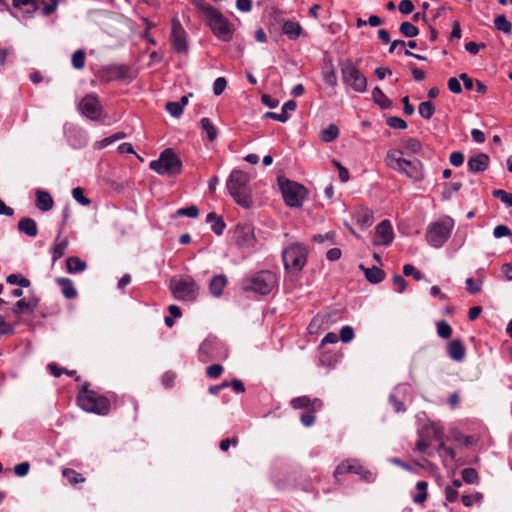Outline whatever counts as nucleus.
<instances>
[{"label": "nucleus", "mask_w": 512, "mask_h": 512, "mask_svg": "<svg viewBox=\"0 0 512 512\" xmlns=\"http://www.w3.org/2000/svg\"><path fill=\"white\" fill-rule=\"evenodd\" d=\"M401 150H390L385 157L386 165L400 173H404L407 177L414 181L424 179L423 164L418 159L408 160L402 157Z\"/></svg>", "instance_id": "f257e3e1"}, {"label": "nucleus", "mask_w": 512, "mask_h": 512, "mask_svg": "<svg viewBox=\"0 0 512 512\" xmlns=\"http://www.w3.org/2000/svg\"><path fill=\"white\" fill-rule=\"evenodd\" d=\"M90 384L85 382L78 395L77 404L81 409L89 413L107 415L110 411V401L107 397L89 389Z\"/></svg>", "instance_id": "f03ea898"}, {"label": "nucleus", "mask_w": 512, "mask_h": 512, "mask_svg": "<svg viewBox=\"0 0 512 512\" xmlns=\"http://www.w3.org/2000/svg\"><path fill=\"white\" fill-rule=\"evenodd\" d=\"M249 175L241 170H233L227 180L226 186L235 202L245 209L252 206V199L249 195Z\"/></svg>", "instance_id": "7ed1b4c3"}, {"label": "nucleus", "mask_w": 512, "mask_h": 512, "mask_svg": "<svg viewBox=\"0 0 512 512\" xmlns=\"http://www.w3.org/2000/svg\"><path fill=\"white\" fill-rule=\"evenodd\" d=\"M277 284L276 274L269 270H262L242 280L243 291L255 292L260 295L269 294Z\"/></svg>", "instance_id": "20e7f679"}, {"label": "nucleus", "mask_w": 512, "mask_h": 512, "mask_svg": "<svg viewBox=\"0 0 512 512\" xmlns=\"http://www.w3.org/2000/svg\"><path fill=\"white\" fill-rule=\"evenodd\" d=\"M454 228V220L445 216L440 220L430 223L426 231V240L434 248H440L449 239Z\"/></svg>", "instance_id": "39448f33"}, {"label": "nucleus", "mask_w": 512, "mask_h": 512, "mask_svg": "<svg viewBox=\"0 0 512 512\" xmlns=\"http://www.w3.org/2000/svg\"><path fill=\"white\" fill-rule=\"evenodd\" d=\"M343 84L358 93L367 90V78L350 59L340 61Z\"/></svg>", "instance_id": "423d86ee"}, {"label": "nucleus", "mask_w": 512, "mask_h": 512, "mask_svg": "<svg viewBox=\"0 0 512 512\" xmlns=\"http://www.w3.org/2000/svg\"><path fill=\"white\" fill-rule=\"evenodd\" d=\"M207 25L212 33L221 41L229 42L233 38L234 25L218 10L214 9L205 15Z\"/></svg>", "instance_id": "0eeeda50"}, {"label": "nucleus", "mask_w": 512, "mask_h": 512, "mask_svg": "<svg viewBox=\"0 0 512 512\" xmlns=\"http://www.w3.org/2000/svg\"><path fill=\"white\" fill-rule=\"evenodd\" d=\"M150 168L163 176H175L181 172L182 162L176 153L168 148L161 152L157 160L150 162Z\"/></svg>", "instance_id": "6e6552de"}, {"label": "nucleus", "mask_w": 512, "mask_h": 512, "mask_svg": "<svg viewBox=\"0 0 512 512\" xmlns=\"http://www.w3.org/2000/svg\"><path fill=\"white\" fill-rule=\"evenodd\" d=\"M170 289L173 296L180 301L193 302L199 294V287L190 276L172 279L170 281Z\"/></svg>", "instance_id": "1a4fd4ad"}, {"label": "nucleus", "mask_w": 512, "mask_h": 512, "mask_svg": "<svg viewBox=\"0 0 512 512\" xmlns=\"http://www.w3.org/2000/svg\"><path fill=\"white\" fill-rule=\"evenodd\" d=\"M307 248L300 243H293L282 252V259L286 270L300 272L307 262Z\"/></svg>", "instance_id": "9d476101"}, {"label": "nucleus", "mask_w": 512, "mask_h": 512, "mask_svg": "<svg viewBox=\"0 0 512 512\" xmlns=\"http://www.w3.org/2000/svg\"><path fill=\"white\" fill-rule=\"evenodd\" d=\"M280 188L286 205L295 208L302 206L306 193V189L303 185L285 180L280 182Z\"/></svg>", "instance_id": "9b49d317"}, {"label": "nucleus", "mask_w": 512, "mask_h": 512, "mask_svg": "<svg viewBox=\"0 0 512 512\" xmlns=\"http://www.w3.org/2000/svg\"><path fill=\"white\" fill-rule=\"evenodd\" d=\"M346 473L357 474L367 482L375 480V474L363 467L357 459H348L341 462L334 471V477L338 480L339 476Z\"/></svg>", "instance_id": "f8f14e48"}, {"label": "nucleus", "mask_w": 512, "mask_h": 512, "mask_svg": "<svg viewBox=\"0 0 512 512\" xmlns=\"http://www.w3.org/2000/svg\"><path fill=\"white\" fill-rule=\"evenodd\" d=\"M234 239L238 247L250 248L255 244L254 227L250 223L237 224L234 232Z\"/></svg>", "instance_id": "ddd939ff"}, {"label": "nucleus", "mask_w": 512, "mask_h": 512, "mask_svg": "<svg viewBox=\"0 0 512 512\" xmlns=\"http://www.w3.org/2000/svg\"><path fill=\"white\" fill-rule=\"evenodd\" d=\"M79 110L91 120H99L101 115V104L94 94L86 95L79 103Z\"/></svg>", "instance_id": "4468645a"}, {"label": "nucleus", "mask_w": 512, "mask_h": 512, "mask_svg": "<svg viewBox=\"0 0 512 512\" xmlns=\"http://www.w3.org/2000/svg\"><path fill=\"white\" fill-rule=\"evenodd\" d=\"M171 42L177 53H185L188 50L186 31L178 18L172 19Z\"/></svg>", "instance_id": "2eb2a0df"}, {"label": "nucleus", "mask_w": 512, "mask_h": 512, "mask_svg": "<svg viewBox=\"0 0 512 512\" xmlns=\"http://www.w3.org/2000/svg\"><path fill=\"white\" fill-rule=\"evenodd\" d=\"M393 239L394 233L390 221H381L375 228V238L373 240V244L376 246H387L393 241Z\"/></svg>", "instance_id": "dca6fc26"}, {"label": "nucleus", "mask_w": 512, "mask_h": 512, "mask_svg": "<svg viewBox=\"0 0 512 512\" xmlns=\"http://www.w3.org/2000/svg\"><path fill=\"white\" fill-rule=\"evenodd\" d=\"M290 405L294 409L311 408L312 411H315L321 409L323 403L318 398L310 399L308 396H300L293 398L290 401Z\"/></svg>", "instance_id": "f3484780"}, {"label": "nucleus", "mask_w": 512, "mask_h": 512, "mask_svg": "<svg viewBox=\"0 0 512 512\" xmlns=\"http://www.w3.org/2000/svg\"><path fill=\"white\" fill-rule=\"evenodd\" d=\"M468 168L473 173L484 172L489 164V157L485 153H478L468 159Z\"/></svg>", "instance_id": "a211bd4d"}, {"label": "nucleus", "mask_w": 512, "mask_h": 512, "mask_svg": "<svg viewBox=\"0 0 512 512\" xmlns=\"http://www.w3.org/2000/svg\"><path fill=\"white\" fill-rule=\"evenodd\" d=\"M18 231L27 235L28 237H36L38 235L37 223L30 217H23L19 220L17 225Z\"/></svg>", "instance_id": "6ab92c4d"}, {"label": "nucleus", "mask_w": 512, "mask_h": 512, "mask_svg": "<svg viewBox=\"0 0 512 512\" xmlns=\"http://www.w3.org/2000/svg\"><path fill=\"white\" fill-rule=\"evenodd\" d=\"M36 207L43 212L49 211L53 208L54 201L52 196L47 192L41 189L36 190Z\"/></svg>", "instance_id": "aec40b11"}, {"label": "nucleus", "mask_w": 512, "mask_h": 512, "mask_svg": "<svg viewBox=\"0 0 512 512\" xmlns=\"http://www.w3.org/2000/svg\"><path fill=\"white\" fill-rule=\"evenodd\" d=\"M447 353L452 360L461 362L465 358V347L460 340H452L447 345Z\"/></svg>", "instance_id": "412c9836"}, {"label": "nucleus", "mask_w": 512, "mask_h": 512, "mask_svg": "<svg viewBox=\"0 0 512 512\" xmlns=\"http://www.w3.org/2000/svg\"><path fill=\"white\" fill-rule=\"evenodd\" d=\"M38 306V299L35 297H32L28 300L26 299H20L15 303V306L13 308V313L19 314L23 312L31 313L33 312Z\"/></svg>", "instance_id": "4be33fe9"}, {"label": "nucleus", "mask_w": 512, "mask_h": 512, "mask_svg": "<svg viewBox=\"0 0 512 512\" xmlns=\"http://www.w3.org/2000/svg\"><path fill=\"white\" fill-rule=\"evenodd\" d=\"M359 267L364 271L365 277L370 283L378 284L385 278V272L376 266L366 268L361 264Z\"/></svg>", "instance_id": "5701e85b"}, {"label": "nucleus", "mask_w": 512, "mask_h": 512, "mask_svg": "<svg viewBox=\"0 0 512 512\" xmlns=\"http://www.w3.org/2000/svg\"><path fill=\"white\" fill-rule=\"evenodd\" d=\"M227 284V278L223 274L214 276L209 283V290L215 297L222 295L223 289Z\"/></svg>", "instance_id": "b1692460"}, {"label": "nucleus", "mask_w": 512, "mask_h": 512, "mask_svg": "<svg viewBox=\"0 0 512 512\" xmlns=\"http://www.w3.org/2000/svg\"><path fill=\"white\" fill-rule=\"evenodd\" d=\"M206 221L211 224V230L217 235L221 236L226 228V224L222 217L216 213L211 212L207 215Z\"/></svg>", "instance_id": "393cba45"}, {"label": "nucleus", "mask_w": 512, "mask_h": 512, "mask_svg": "<svg viewBox=\"0 0 512 512\" xmlns=\"http://www.w3.org/2000/svg\"><path fill=\"white\" fill-rule=\"evenodd\" d=\"M69 241L67 237L60 238V233L55 239L54 246L52 247V259L53 262L60 259L64 254L68 247Z\"/></svg>", "instance_id": "a878e982"}, {"label": "nucleus", "mask_w": 512, "mask_h": 512, "mask_svg": "<svg viewBox=\"0 0 512 512\" xmlns=\"http://www.w3.org/2000/svg\"><path fill=\"white\" fill-rule=\"evenodd\" d=\"M283 33L290 39H297L303 32L301 25L298 22L287 20L283 23Z\"/></svg>", "instance_id": "bb28decb"}, {"label": "nucleus", "mask_w": 512, "mask_h": 512, "mask_svg": "<svg viewBox=\"0 0 512 512\" xmlns=\"http://www.w3.org/2000/svg\"><path fill=\"white\" fill-rule=\"evenodd\" d=\"M56 282L61 287L62 294L67 299H73L77 296V291L72 280L69 278H57Z\"/></svg>", "instance_id": "cd10ccee"}, {"label": "nucleus", "mask_w": 512, "mask_h": 512, "mask_svg": "<svg viewBox=\"0 0 512 512\" xmlns=\"http://www.w3.org/2000/svg\"><path fill=\"white\" fill-rule=\"evenodd\" d=\"M372 99L381 109H389L393 104L379 87L372 90Z\"/></svg>", "instance_id": "c85d7f7f"}, {"label": "nucleus", "mask_w": 512, "mask_h": 512, "mask_svg": "<svg viewBox=\"0 0 512 512\" xmlns=\"http://www.w3.org/2000/svg\"><path fill=\"white\" fill-rule=\"evenodd\" d=\"M68 273H79L86 269L87 264L77 256H71L66 259Z\"/></svg>", "instance_id": "c756f323"}, {"label": "nucleus", "mask_w": 512, "mask_h": 512, "mask_svg": "<svg viewBox=\"0 0 512 512\" xmlns=\"http://www.w3.org/2000/svg\"><path fill=\"white\" fill-rule=\"evenodd\" d=\"M200 126L203 129V131L206 132L209 141H214L217 138L218 130L209 118H202L200 120Z\"/></svg>", "instance_id": "7c9ffc66"}, {"label": "nucleus", "mask_w": 512, "mask_h": 512, "mask_svg": "<svg viewBox=\"0 0 512 512\" xmlns=\"http://www.w3.org/2000/svg\"><path fill=\"white\" fill-rule=\"evenodd\" d=\"M339 133V128L335 124H330L322 130L320 138L323 142L329 143L337 139Z\"/></svg>", "instance_id": "2f4dec72"}, {"label": "nucleus", "mask_w": 512, "mask_h": 512, "mask_svg": "<svg viewBox=\"0 0 512 512\" xmlns=\"http://www.w3.org/2000/svg\"><path fill=\"white\" fill-rule=\"evenodd\" d=\"M494 27L496 30L501 31L505 34H511L512 33V25L511 23L506 19L505 15H498L494 19Z\"/></svg>", "instance_id": "473e14b6"}, {"label": "nucleus", "mask_w": 512, "mask_h": 512, "mask_svg": "<svg viewBox=\"0 0 512 512\" xmlns=\"http://www.w3.org/2000/svg\"><path fill=\"white\" fill-rule=\"evenodd\" d=\"M48 370L54 377H60L62 374H67L68 376L75 377L76 381L80 380V377L76 375L75 370H67L66 368H60L55 363L48 364Z\"/></svg>", "instance_id": "72a5a7b5"}, {"label": "nucleus", "mask_w": 512, "mask_h": 512, "mask_svg": "<svg viewBox=\"0 0 512 512\" xmlns=\"http://www.w3.org/2000/svg\"><path fill=\"white\" fill-rule=\"evenodd\" d=\"M427 487L428 483L426 481H418L416 484V488L419 491L418 494H416L413 497V502L415 504H423L427 499Z\"/></svg>", "instance_id": "f704fd0d"}, {"label": "nucleus", "mask_w": 512, "mask_h": 512, "mask_svg": "<svg viewBox=\"0 0 512 512\" xmlns=\"http://www.w3.org/2000/svg\"><path fill=\"white\" fill-rule=\"evenodd\" d=\"M322 75H323V81L327 85H329L331 87H335L337 85V82H338L337 75H336L335 69L332 64L323 69Z\"/></svg>", "instance_id": "c9c22d12"}, {"label": "nucleus", "mask_w": 512, "mask_h": 512, "mask_svg": "<svg viewBox=\"0 0 512 512\" xmlns=\"http://www.w3.org/2000/svg\"><path fill=\"white\" fill-rule=\"evenodd\" d=\"M399 31L403 36L407 38H413L419 34V29L408 21L402 22L400 24Z\"/></svg>", "instance_id": "e433bc0d"}, {"label": "nucleus", "mask_w": 512, "mask_h": 512, "mask_svg": "<svg viewBox=\"0 0 512 512\" xmlns=\"http://www.w3.org/2000/svg\"><path fill=\"white\" fill-rule=\"evenodd\" d=\"M462 479L467 484H478L480 481L478 472L474 468H464L461 471Z\"/></svg>", "instance_id": "4c0bfd02"}, {"label": "nucleus", "mask_w": 512, "mask_h": 512, "mask_svg": "<svg viewBox=\"0 0 512 512\" xmlns=\"http://www.w3.org/2000/svg\"><path fill=\"white\" fill-rule=\"evenodd\" d=\"M6 282L11 285H18L21 288H27L31 284L30 280L21 274H10L7 276Z\"/></svg>", "instance_id": "58836bf2"}, {"label": "nucleus", "mask_w": 512, "mask_h": 512, "mask_svg": "<svg viewBox=\"0 0 512 512\" xmlns=\"http://www.w3.org/2000/svg\"><path fill=\"white\" fill-rule=\"evenodd\" d=\"M418 112L421 117L429 120L435 112V106L430 101H424V102L420 103V105L418 107Z\"/></svg>", "instance_id": "ea45409f"}, {"label": "nucleus", "mask_w": 512, "mask_h": 512, "mask_svg": "<svg viewBox=\"0 0 512 512\" xmlns=\"http://www.w3.org/2000/svg\"><path fill=\"white\" fill-rule=\"evenodd\" d=\"M492 196L499 199L506 207H512V193L502 189L492 191Z\"/></svg>", "instance_id": "a19ab883"}, {"label": "nucleus", "mask_w": 512, "mask_h": 512, "mask_svg": "<svg viewBox=\"0 0 512 512\" xmlns=\"http://www.w3.org/2000/svg\"><path fill=\"white\" fill-rule=\"evenodd\" d=\"M62 474L65 478H67L68 482L72 485L82 483L85 481V478L82 476V474L70 468L64 469Z\"/></svg>", "instance_id": "79ce46f5"}, {"label": "nucleus", "mask_w": 512, "mask_h": 512, "mask_svg": "<svg viewBox=\"0 0 512 512\" xmlns=\"http://www.w3.org/2000/svg\"><path fill=\"white\" fill-rule=\"evenodd\" d=\"M437 334L442 339H449L452 335L451 326L444 320L436 323Z\"/></svg>", "instance_id": "37998d69"}, {"label": "nucleus", "mask_w": 512, "mask_h": 512, "mask_svg": "<svg viewBox=\"0 0 512 512\" xmlns=\"http://www.w3.org/2000/svg\"><path fill=\"white\" fill-rule=\"evenodd\" d=\"M373 221V213L369 209L362 210L357 214V222L363 226L369 227Z\"/></svg>", "instance_id": "c03bdc74"}, {"label": "nucleus", "mask_w": 512, "mask_h": 512, "mask_svg": "<svg viewBox=\"0 0 512 512\" xmlns=\"http://www.w3.org/2000/svg\"><path fill=\"white\" fill-rule=\"evenodd\" d=\"M85 51L84 50H77L72 55V65L75 69H82L85 65Z\"/></svg>", "instance_id": "a18cd8bd"}, {"label": "nucleus", "mask_w": 512, "mask_h": 512, "mask_svg": "<svg viewBox=\"0 0 512 512\" xmlns=\"http://www.w3.org/2000/svg\"><path fill=\"white\" fill-rule=\"evenodd\" d=\"M403 146L412 153H418L422 150V144L417 138H408L403 141Z\"/></svg>", "instance_id": "49530a36"}, {"label": "nucleus", "mask_w": 512, "mask_h": 512, "mask_svg": "<svg viewBox=\"0 0 512 512\" xmlns=\"http://www.w3.org/2000/svg\"><path fill=\"white\" fill-rule=\"evenodd\" d=\"M483 499L481 492H476L473 495H463L461 501L464 506L471 507L473 503H480Z\"/></svg>", "instance_id": "de8ad7c7"}, {"label": "nucleus", "mask_w": 512, "mask_h": 512, "mask_svg": "<svg viewBox=\"0 0 512 512\" xmlns=\"http://www.w3.org/2000/svg\"><path fill=\"white\" fill-rule=\"evenodd\" d=\"M73 198L81 205L88 206L91 201L84 195V191L81 187H76L72 190Z\"/></svg>", "instance_id": "09e8293b"}, {"label": "nucleus", "mask_w": 512, "mask_h": 512, "mask_svg": "<svg viewBox=\"0 0 512 512\" xmlns=\"http://www.w3.org/2000/svg\"><path fill=\"white\" fill-rule=\"evenodd\" d=\"M177 216H187L190 218H196L199 215V210L195 205L180 208L176 211Z\"/></svg>", "instance_id": "8fccbe9b"}, {"label": "nucleus", "mask_w": 512, "mask_h": 512, "mask_svg": "<svg viewBox=\"0 0 512 512\" xmlns=\"http://www.w3.org/2000/svg\"><path fill=\"white\" fill-rule=\"evenodd\" d=\"M387 125L393 129L404 130L407 128V122L397 116L389 117L387 119Z\"/></svg>", "instance_id": "3c124183"}, {"label": "nucleus", "mask_w": 512, "mask_h": 512, "mask_svg": "<svg viewBox=\"0 0 512 512\" xmlns=\"http://www.w3.org/2000/svg\"><path fill=\"white\" fill-rule=\"evenodd\" d=\"M13 6L15 8H19L21 6H31V11H29V15H32L38 10L37 0H13Z\"/></svg>", "instance_id": "603ef678"}, {"label": "nucleus", "mask_w": 512, "mask_h": 512, "mask_svg": "<svg viewBox=\"0 0 512 512\" xmlns=\"http://www.w3.org/2000/svg\"><path fill=\"white\" fill-rule=\"evenodd\" d=\"M403 273L405 276H412L417 281L423 278V274L411 264H405L403 266Z\"/></svg>", "instance_id": "864d4df0"}, {"label": "nucleus", "mask_w": 512, "mask_h": 512, "mask_svg": "<svg viewBox=\"0 0 512 512\" xmlns=\"http://www.w3.org/2000/svg\"><path fill=\"white\" fill-rule=\"evenodd\" d=\"M339 337L342 342L348 343L354 338V330L350 326H343L340 330Z\"/></svg>", "instance_id": "5fc2aeb1"}, {"label": "nucleus", "mask_w": 512, "mask_h": 512, "mask_svg": "<svg viewBox=\"0 0 512 512\" xmlns=\"http://www.w3.org/2000/svg\"><path fill=\"white\" fill-rule=\"evenodd\" d=\"M481 281L472 278L466 279V289L470 294H476L481 291Z\"/></svg>", "instance_id": "6e6d98bb"}, {"label": "nucleus", "mask_w": 512, "mask_h": 512, "mask_svg": "<svg viewBox=\"0 0 512 512\" xmlns=\"http://www.w3.org/2000/svg\"><path fill=\"white\" fill-rule=\"evenodd\" d=\"M226 86H227V81H226V79L224 77L216 78V80L213 83V93L216 96H219L220 94L223 93V91L225 90Z\"/></svg>", "instance_id": "4d7b16f0"}, {"label": "nucleus", "mask_w": 512, "mask_h": 512, "mask_svg": "<svg viewBox=\"0 0 512 512\" xmlns=\"http://www.w3.org/2000/svg\"><path fill=\"white\" fill-rule=\"evenodd\" d=\"M462 187L461 182H451L445 184L444 197L450 198L453 193L458 192Z\"/></svg>", "instance_id": "13d9d810"}, {"label": "nucleus", "mask_w": 512, "mask_h": 512, "mask_svg": "<svg viewBox=\"0 0 512 512\" xmlns=\"http://www.w3.org/2000/svg\"><path fill=\"white\" fill-rule=\"evenodd\" d=\"M166 110L173 116L179 117L183 113V108L178 102H167Z\"/></svg>", "instance_id": "bf43d9fd"}, {"label": "nucleus", "mask_w": 512, "mask_h": 512, "mask_svg": "<svg viewBox=\"0 0 512 512\" xmlns=\"http://www.w3.org/2000/svg\"><path fill=\"white\" fill-rule=\"evenodd\" d=\"M223 373V367L220 364H213L207 367L206 374L209 378H218Z\"/></svg>", "instance_id": "052dcab7"}, {"label": "nucleus", "mask_w": 512, "mask_h": 512, "mask_svg": "<svg viewBox=\"0 0 512 512\" xmlns=\"http://www.w3.org/2000/svg\"><path fill=\"white\" fill-rule=\"evenodd\" d=\"M192 3L205 15L215 9L212 5L207 3L206 0H192Z\"/></svg>", "instance_id": "680f3d73"}, {"label": "nucleus", "mask_w": 512, "mask_h": 512, "mask_svg": "<svg viewBox=\"0 0 512 512\" xmlns=\"http://www.w3.org/2000/svg\"><path fill=\"white\" fill-rule=\"evenodd\" d=\"M176 379V374L172 371H167L162 376V384L165 388H172Z\"/></svg>", "instance_id": "e2e57ef3"}, {"label": "nucleus", "mask_w": 512, "mask_h": 512, "mask_svg": "<svg viewBox=\"0 0 512 512\" xmlns=\"http://www.w3.org/2000/svg\"><path fill=\"white\" fill-rule=\"evenodd\" d=\"M43 8L42 13L45 16H49L54 13L58 6V0H50V3L47 4L44 0H42Z\"/></svg>", "instance_id": "0e129e2a"}, {"label": "nucleus", "mask_w": 512, "mask_h": 512, "mask_svg": "<svg viewBox=\"0 0 512 512\" xmlns=\"http://www.w3.org/2000/svg\"><path fill=\"white\" fill-rule=\"evenodd\" d=\"M460 79L456 78V77H451L449 78L448 80V89L454 93V94H460L462 93V87H461V84H460Z\"/></svg>", "instance_id": "69168bd1"}, {"label": "nucleus", "mask_w": 512, "mask_h": 512, "mask_svg": "<svg viewBox=\"0 0 512 512\" xmlns=\"http://www.w3.org/2000/svg\"><path fill=\"white\" fill-rule=\"evenodd\" d=\"M495 238H502L504 236H512V231L506 225H498L493 230Z\"/></svg>", "instance_id": "338daca9"}, {"label": "nucleus", "mask_w": 512, "mask_h": 512, "mask_svg": "<svg viewBox=\"0 0 512 512\" xmlns=\"http://www.w3.org/2000/svg\"><path fill=\"white\" fill-rule=\"evenodd\" d=\"M29 470H30L29 462H22V463L17 464L14 467V473L18 477L26 476L28 474Z\"/></svg>", "instance_id": "774afa93"}]
</instances>
